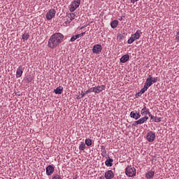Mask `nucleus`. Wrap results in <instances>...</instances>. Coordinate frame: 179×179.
<instances>
[{"label":"nucleus","mask_w":179,"mask_h":179,"mask_svg":"<svg viewBox=\"0 0 179 179\" xmlns=\"http://www.w3.org/2000/svg\"><path fill=\"white\" fill-rule=\"evenodd\" d=\"M64 34L59 32L53 34L48 40V47L52 50L57 48L64 41Z\"/></svg>","instance_id":"1"},{"label":"nucleus","mask_w":179,"mask_h":179,"mask_svg":"<svg viewBox=\"0 0 179 179\" xmlns=\"http://www.w3.org/2000/svg\"><path fill=\"white\" fill-rule=\"evenodd\" d=\"M126 176H127L128 177H134L135 176H136V169L134 167L132 166H127L126 168Z\"/></svg>","instance_id":"2"},{"label":"nucleus","mask_w":179,"mask_h":179,"mask_svg":"<svg viewBox=\"0 0 179 179\" xmlns=\"http://www.w3.org/2000/svg\"><path fill=\"white\" fill-rule=\"evenodd\" d=\"M156 139V133L155 131H150L146 134V140L148 142L152 143V142H155Z\"/></svg>","instance_id":"3"},{"label":"nucleus","mask_w":179,"mask_h":179,"mask_svg":"<svg viewBox=\"0 0 179 179\" xmlns=\"http://www.w3.org/2000/svg\"><path fill=\"white\" fill-rule=\"evenodd\" d=\"M103 50V46L100 44L94 45L92 48V53L99 55L100 52Z\"/></svg>","instance_id":"4"},{"label":"nucleus","mask_w":179,"mask_h":179,"mask_svg":"<svg viewBox=\"0 0 179 179\" xmlns=\"http://www.w3.org/2000/svg\"><path fill=\"white\" fill-rule=\"evenodd\" d=\"M80 5V0H74L71 5L70 12H75Z\"/></svg>","instance_id":"5"},{"label":"nucleus","mask_w":179,"mask_h":179,"mask_svg":"<svg viewBox=\"0 0 179 179\" xmlns=\"http://www.w3.org/2000/svg\"><path fill=\"white\" fill-rule=\"evenodd\" d=\"M75 16H76L75 13H66V20L65 21L66 24H69V23H71V22L75 19Z\"/></svg>","instance_id":"6"},{"label":"nucleus","mask_w":179,"mask_h":179,"mask_svg":"<svg viewBox=\"0 0 179 179\" xmlns=\"http://www.w3.org/2000/svg\"><path fill=\"white\" fill-rule=\"evenodd\" d=\"M56 13L57 11H55V9H50L46 14L47 20H51L55 16Z\"/></svg>","instance_id":"7"},{"label":"nucleus","mask_w":179,"mask_h":179,"mask_svg":"<svg viewBox=\"0 0 179 179\" xmlns=\"http://www.w3.org/2000/svg\"><path fill=\"white\" fill-rule=\"evenodd\" d=\"M130 117L131 118H134V120H139L142 115H141V113L136 111V110H133L130 113Z\"/></svg>","instance_id":"8"},{"label":"nucleus","mask_w":179,"mask_h":179,"mask_svg":"<svg viewBox=\"0 0 179 179\" xmlns=\"http://www.w3.org/2000/svg\"><path fill=\"white\" fill-rule=\"evenodd\" d=\"M54 171H55V168L52 165H48L46 167V176H51L54 174Z\"/></svg>","instance_id":"9"},{"label":"nucleus","mask_w":179,"mask_h":179,"mask_svg":"<svg viewBox=\"0 0 179 179\" xmlns=\"http://www.w3.org/2000/svg\"><path fill=\"white\" fill-rule=\"evenodd\" d=\"M105 178L106 179H113L114 178V172L112 170H109L105 172Z\"/></svg>","instance_id":"10"},{"label":"nucleus","mask_w":179,"mask_h":179,"mask_svg":"<svg viewBox=\"0 0 179 179\" xmlns=\"http://www.w3.org/2000/svg\"><path fill=\"white\" fill-rule=\"evenodd\" d=\"M85 34H86V32H83L80 34H77L76 36H73L71 39L70 41H71V43H73V41H75L76 40H78V38H80V37H83V36H85Z\"/></svg>","instance_id":"11"},{"label":"nucleus","mask_w":179,"mask_h":179,"mask_svg":"<svg viewBox=\"0 0 179 179\" xmlns=\"http://www.w3.org/2000/svg\"><path fill=\"white\" fill-rule=\"evenodd\" d=\"M22 75H23V67L19 66L16 71V78H22Z\"/></svg>","instance_id":"12"},{"label":"nucleus","mask_w":179,"mask_h":179,"mask_svg":"<svg viewBox=\"0 0 179 179\" xmlns=\"http://www.w3.org/2000/svg\"><path fill=\"white\" fill-rule=\"evenodd\" d=\"M103 90H106V85H102L100 86H97V87H96L95 93L99 94V93H101V92H103Z\"/></svg>","instance_id":"13"},{"label":"nucleus","mask_w":179,"mask_h":179,"mask_svg":"<svg viewBox=\"0 0 179 179\" xmlns=\"http://www.w3.org/2000/svg\"><path fill=\"white\" fill-rule=\"evenodd\" d=\"M127 61H129V55H124L121 58H120V62L122 64H125V62H127Z\"/></svg>","instance_id":"14"},{"label":"nucleus","mask_w":179,"mask_h":179,"mask_svg":"<svg viewBox=\"0 0 179 179\" xmlns=\"http://www.w3.org/2000/svg\"><path fill=\"white\" fill-rule=\"evenodd\" d=\"M148 120H149V117L145 115L140 118L138 120H137V122H138V125H141L142 124H145V122H146V121H148Z\"/></svg>","instance_id":"15"},{"label":"nucleus","mask_w":179,"mask_h":179,"mask_svg":"<svg viewBox=\"0 0 179 179\" xmlns=\"http://www.w3.org/2000/svg\"><path fill=\"white\" fill-rule=\"evenodd\" d=\"M145 85H146L148 87H150V86L153 85V83L152 82V75L148 76V78L146 79Z\"/></svg>","instance_id":"16"},{"label":"nucleus","mask_w":179,"mask_h":179,"mask_svg":"<svg viewBox=\"0 0 179 179\" xmlns=\"http://www.w3.org/2000/svg\"><path fill=\"white\" fill-rule=\"evenodd\" d=\"M132 36L136 40H139V38H141V36H142V31L140 29H138L134 34H132Z\"/></svg>","instance_id":"17"},{"label":"nucleus","mask_w":179,"mask_h":179,"mask_svg":"<svg viewBox=\"0 0 179 179\" xmlns=\"http://www.w3.org/2000/svg\"><path fill=\"white\" fill-rule=\"evenodd\" d=\"M155 177V171H149L147 173H145V178L150 179Z\"/></svg>","instance_id":"18"},{"label":"nucleus","mask_w":179,"mask_h":179,"mask_svg":"<svg viewBox=\"0 0 179 179\" xmlns=\"http://www.w3.org/2000/svg\"><path fill=\"white\" fill-rule=\"evenodd\" d=\"M113 162H114V160L110 157H108V159H107L105 162V164L107 167H112L113 166Z\"/></svg>","instance_id":"19"},{"label":"nucleus","mask_w":179,"mask_h":179,"mask_svg":"<svg viewBox=\"0 0 179 179\" xmlns=\"http://www.w3.org/2000/svg\"><path fill=\"white\" fill-rule=\"evenodd\" d=\"M63 90L64 87L59 86L57 87L55 90H54V93H55V94H62Z\"/></svg>","instance_id":"20"},{"label":"nucleus","mask_w":179,"mask_h":179,"mask_svg":"<svg viewBox=\"0 0 179 179\" xmlns=\"http://www.w3.org/2000/svg\"><path fill=\"white\" fill-rule=\"evenodd\" d=\"M149 113V108H148L146 106H144L143 108L141 111V115H148Z\"/></svg>","instance_id":"21"},{"label":"nucleus","mask_w":179,"mask_h":179,"mask_svg":"<svg viewBox=\"0 0 179 179\" xmlns=\"http://www.w3.org/2000/svg\"><path fill=\"white\" fill-rule=\"evenodd\" d=\"M118 20H113L110 22V27L112 29H116V27L118 26Z\"/></svg>","instance_id":"22"},{"label":"nucleus","mask_w":179,"mask_h":179,"mask_svg":"<svg viewBox=\"0 0 179 179\" xmlns=\"http://www.w3.org/2000/svg\"><path fill=\"white\" fill-rule=\"evenodd\" d=\"M148 89L149 87L146 85H144V87L140 90L141 94H143V93H145V92H146Z\"/></svg>","instance_id":"23"},{"label":"nucleus","mask_w":179,"mask_h":179,"mask_svg":"<svg viewBox=\"0 0 179 179\" xmlns=\"http://www.w3.org/2000/svg\"><path fill=\"white\" fill-rule=\"evenodd\" d=\"M86 148V145L85 144V143L81 142L80 145L79 146V150L80 151H83L85 150V148Z\"/></svg>","instance_id":"24"},{"label":"nucleus","mask_w":179,"mask_h":179,"mask_svg":"<svg viewBox=\"0 0 179 179\" xmlns=\"http://www.w3.org/2000/svg\"><path fill=\"white\" fill-rule=\"evenodd\" d=\"M29 37H30V35H29V34H27V33H25V34H22V40H25V41L29 40Z\"/></svg>","instance_id":"25"},{"label":"nucleus","mask_w":179,"mask_h":179,"mask_svg":"<svg viewBox=\"0 0 179 179\" xmlns=\"http://www.w3.org/2000/svg\"><path fill=\"white\" fill-rule=\"evenodd\" d=\"M135 40H136V39L131 35V36L127 41V43H128V44H132V43H134V41H135Z\"/></svg>","instance_id":"26"},{"label":"nucleus","mask_w":179,"mask_h":179,"mask_svg":"<svg viewBox=\"0 0 179 179\" xmlns=\"http://www.w3.org/2000/svg\"><path fill=\"white\" fill-rule=\"evenodd\" d=\"M85 145H87V146H92V139L86 138L85 139Z\"/></svg>","instance_id":"27"},{"label":"nucleus","mask_w":179,"mask_h":179,"mask_svg":"<svg viewBox=\"0 0 179 179\" xmlns=\"http://www.w3.org/2000/svg\"><path fill=\"white\" fill-rule=\"evenodd\" d=\"M101 156L103 157H106V156H107V150H106V148H103L102 149H101Z\"/></svg>","instance_id":"28"},{"label":"nucleus","mask_w":179,"mask_h":179,"mask_svg":"<svg viewBox=\"0 0 179 179\" xmlns=\"http://www.w3.org/2000/svg\"><path fill=\"white\" fill-rule=\"evenodd\" d=\"M52 179H62L61 176L58 173L53 174Z\"/></svg>","instance_id":"29"},{"label":"nucleus","mask_w":179,"mask_h":179,"mask_svg":"<svg viewBox=\"0 0 179 179\" xmlns=\"http://www.w3.org/2000/svg\"><path fill=\"white\" fill-rule=\"evenodd\" d=\"M159 78L157 77H152V75H151V81L152 82V84L153 83H156L158 80Z\"/></svg>","instance_id":"30"},{"label":"nucleus","mask_w":179,"mask_h":179,"mask_svg":"<svg viewBox=\"0 0 179 179\" xmlns=\"http://www.w3.org/2000/svg\"><path fill=\"white\" fill-rule=\"evenodd\" d=\"M154 121H155V122H160L162 121V118L157 117H154Z\"/></svg>","instance_id":"31"},{"label":"nucleus","mask_w":179,"mask_h":179,"mask_svg":"<svg viewBox=\"0 0 179 179\" xmlns=\"http://www.w3.org/2000/svg\"><path fill=\"white\" fill-rule=\"evenodd\" d=\"M91 93H96V87L90 88Z\"/></svg>","instance_id":"32"},{"label":"nucleus","mask_w":179,"mask_h":179,"mask_svg":"<svg viewBox=\"0 0 179 179\" xmlns=\"http://www.w3.org/2000/svg\"><path fill=\"white\" fill-rule=\"evenodd\" d=\"M138 125H139L138 120L134 122L132 124V127H138Z\"/></svg>","instance_id":"33"},{"label":"nucleus","mask_w":179,"mask_h":179,"mask_svg":"<svg viewBox=\"0 0 179 179\" xmlns=\"http://www.w3.org/2000/svg\"><path fill=\"white\" fill-rule=\"evenodd\" d=\"M176 40H177L178 42L179 41V29L178 30V31L176 33Z\"/></svg>","instance_id":"34"},{"label":"nucleus","mask_w":179,"mask_h":179,"mask_svg":"<svg viewBox=\"0 0 179 179\" xmlns=\"http://www.w3.org/2000/svg\"><path fill=\"white\" fill-rule=\"evenodd\" d=\"M148 115H149V117L151 118V120H154V119H155V116H153V115H152V113H150V112L148 113Z\"/></svg>","instance_id":"35"},{"label":"nucleus","mask_w":179,"mask_h":179,"mask_svg":"<svg viewBox=\"0 0 179 179\" xmlns=\"http://www.w3.org/2000/svg\"><path fill=\"white\" fill-rule=\"evenodd\" d=\"M142 94H141V92H138L137 94H136V98L138 99V97L141 96Z\"/></svg>","instance_id":"36"},{"label":"nucleus","mask_w":179,"mask_h":179,"mask_svg":"<svg viewBox=\"0 0 179 179\" xmlns=\"http://www.w3.org/2000/svg\"><path fill=\"white\" fill-rule=\"evenodd\" d=\"M85 96H86V92L84 93L83 92H82L80 99H82L83 97H85Z\"/></svg>","instance_id":"37"},{"label":"nucleus","mask_w":179,"mask_h":179,"mask_svg":"<svg viewBox=\"0 0 179 179\" xmlns=\"http://www.w3.org/2000/svg\"><path fill=\"white\" fill-rule=\"evenodd\" d=\"M27 82H29V83H30V82H31L32 79H31V78L29 77L27 78Z\"/></svg>","instance_id":"38"},{"label":"nucleus","mask_w":179,"mask_h":179,"mask_svg":"<svg viewBox=\"0 0 179 179\" xmlns=\"http://www.w3.org/2000/svg\"><path fill=\"white\" fill-rule=\"evenodd\" d=\"M131 3H134L135 2H138L139 0H130Z\"/></svg>","instance_id":"39"},{"label":"nucleus","mask_w":179,"mask_h":179,"mask_svg":"<svg viewBox=\"0 0 179 179\" xmlns=\"http://www.w3.org/2000/svg\"><path fill=\"white\" fill-rule=\"evenodd\" d=\"M89 93H91L90 89L87 90L85 92V94H89Z\"/></svg>","instance_id":"40"},{"label":"nucleus","mask_w":179,"mask_h":179,"mask_svg":"<svg viewBox=\"0 0 179 179\" xmlns=\"http://www.w3.org/2000/svg\"><path fill=\"white\" fill-rule=\"evenodd\" d=\"M99 179H105V178H104V176H101L99 178Z\"/></svg>","instance_id":"41"},{"label":"nucleus","mask_w":179,"mask_h":179,"mask_svg":"<svg viewBox=\"0 0 179 179\" xmlns=\"http://www.w3.org/2000/svg\"><path fill=\"white\" fill-rule=\"evenodd\" d=\"M83 29H85V27H82L80 28L81 30Z\"/></svg>","instance_id":"42"},{"label":"nucleus","mask_w":179,"mask_h":179,"mask_svg":"<svg viewBox=\"0 0 179 179\" xmlns=\"http://www.w3.org/2000/svg\"><path fill=\"white\" fill-rule=\"evenodd\" d=\"M78 99H80V97L78 96Z\"/></svg>","instance_id":"43"},{"label":"nucleus","mask_w":179,"mask_h":179,"mask_svg":"<svg viewBox=\"0 0 179 179\" xmlns=\"http://www.w3.org/2000/svg\"><path fill=\"white\" fill-rule=\"evenodd\" d=\"M0 64H1V60H0Z\"/></svg>","instance_id":"44"}]
</instances>
